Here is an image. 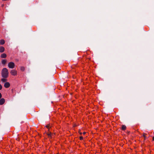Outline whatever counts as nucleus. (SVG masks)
Wrapping results in <instances>:
<instances>
[{"label":"nucleus","instance_id":"1","mask_svg":"<svg viewBox=\"0 0 154 154\" xmlns=\"http://www.w3.org/2000/svg\"><path fill=\"white\" fill-rule=\"evenodd\" d=\"M8 69L5 68L2 69V76L4 78H7L8 76Z\"/></svg>","mask_w":154,"mask_h":154},{"label":"nucleus","instance_id":"2","mask_svg":"<svg viewBox=\"0 0 154 154\" xmlns=\"http://www.w3.org/2000/svg\"><path fill=\"white\" fill-rule=\"evenodd\" d=\"M8 66L9 68L13 69L15 65L14 62H11L8 63Z\"/></svg>","mask_w":154,"mask_h":154},{"label":"nucleus","instance_id":"3","mask_svg":"<svg viewBox=\"0 0 154 154\" xmlns=\"http://www.w3.org/2000/svg\"><path fill=\"white\" fill-rule=\"evenodd\" d=\"M11 73L13 75H16L17 74V72L15 70L13 69L11 71Z\"/></svg>","mask_w":154,"mask_h":154},{"label":"nucleus","instance_id":"4","mask_svg":"<svg viewBox=\"0 0 154 154\" xmlns=\"http://www.w3.org/2000/svg\"><path fill=\"white\" fill-rule=\"evenodd\" d=\"M4 86L5 88H8L10 86V84L8 82H6L5 83Z\"/></svg>","mask_w":154,"mask_h":154},{"label":"nucleus","instance_id":"5","mask_svg":"<svg viewBox=\"0 0 154 154\" xmlns=\"http://www.w3.org/2000/svg\"><path fill=\"white\" fill-rule=\"evenodd\" d=\"M5 102V99L2 98L0 99V105H3Z\"/></svg>","mask_w":154,"mask_h":154},{"label":"nucleus","instance_id":"6","mask_svg":"<svg viewBox=\"0 0 154 154\" xmlns=\"http://www.w3.org/2000/svg\"><path fill=\"white\" fill-rule=\"evenodd\" d=\"M7 60L6 59H2L1 60V63L3 65H5L7 62Z\"/></svg>","mask_w":154,"mask_h":154},{"label":"nucleus","instance_id":"7","mask_svg":"<svg viewBox=\"0 0 154 154\" xmlns=\"http://www.w3.org/2000/svg\"><path fill=\"white\" fill-rule=\"evenodd\" d=\"M0 57L2 58H5L7 57V55L5 53H3L1 55Z\"/></svg>","mask_w":154,"mask_h":154},{"label":"nucleus","instance_id":"8","mask_svg":"<svg viewBox=\"0 0 154 154\" xmlns=\"http://www.w3.org/2000/svg\"><path fill=\"white\" fill-rule=\"evenodd\" d=\"M5 51V48L4 47L2 46L0 47V52L2 53Z\"/></svg>","mask_w":154,"mask_h":154},{"label":"nucleus","instance_id":"9","mask_svg":"<svg viewBox=\"0 0 154 154\" xmlns=\"http://www.w3.org/2000/svg\"><path fill=\"white\" fill-rule=\"evenodd\" d=\"M5 41L3 39H2L0 41V44L1 43V45H2L5 44Z\"/></svg>","mask_w":154,"mask_h":154},{"label":"nucleus","instance_id":"10","mask_svg":"<svg viewBox=\"0 0 154 154\" xmlns=\"http://www.w3.org/2000/svg\"><path fill=\"white\" fill-rule=\"evenodd\" d=\"M122 129L123 130H125V129L126 128V126L125 125H122Z\"/></svg>","mask_w":154,"mask_h":154},{"label":"nucleus","instance_id":"11","mask_svg":"<svg viewBox=\"0 0 154 154\" xmlns=\"http://www.w3.org/2000/svg\"><path fill=\"white\" fill-rule=\"evenodd\" d=\"M7 81V79H4V78L2 79H1V81H2V82H6Z\"/></svg>","mask_w":154,"mask_h":154},{"label":"nucleus","instance_id":"12","mask_svg":"<svg viewBox=\"0 0 154 154\" xmlns=\"http://www.w3.org/2000/svg\"><path fill=\"white\" fill-rule=\"evenodd\" d=\"M20 70L22 71H24L25 70V68L23 66H21L20 67Z\"/></svg>","mask_w":154,"mask_h":154},{"label":"nucleus","instance_id":"13","mask_svg":"<svg viewBox=\"0 0 154 154\" xmlns=\"http://www.w3.org/2000/svg\"><path fill=\"white\" fill-rule=\"evenodd\" d=\"M79 133H80V134H81L82 133L84 134H86V132L85 131H83L82 132H81V131H79Z\"/></svg>","mask_w":154,"mask_h":154},{"label":"nucleus","instance_id":"14","mask_svg":"<svg viewBox=\"0 0 154 154\" xmlns=\"http://www.w3.org/2000/svg\"><path fill=\"white\" fill-rule=\"evenodd\" d=\"M79 139H80V140H83V137L82 136H81L79 137Z\"/></svg>","mask_w":154,"mask_h":154},{"label":"nucleus","instance_id":"15","mask_svg":"<svg viewBox=\"0 0 154 154\" xmlns=\"http://www.w3.org/2000/svg\"><path fill=\"white\" fill-rule=\"evenodd\" d=\"M46 127L48 128H49V127H50V125H47L46 126Z\"/></svg>","mask_w":154,"mask_h":154},{"label":"nucleus","instance_id":"16","mask_svg":"<svg viewBox=\"0 0 154 154\" xmlns=\"http://www.w3.org/2000/svg\"><path fill=\"white\" fill-rule=\"evenodd\" d=\"M2 88V85L0 84V90H1Z\"/></svg>","mask_w":154,"mask_h":154},{"label":"nucleus","instance_id":"17","mask_svg":"<svg viewBox=\"0 0 154 154\" xmlns=\"http://www.w3.org/2000/svg\"><path fill=\"white\" fill-rule=\"evenodd\" d=\"M128 134H132V133H131L130 131H129L128 132Z\"/></svg>","mask_w":154,"mask_h":154},{"label":"nucleus","instance_id":"18","mask_svg":"<svg viewBox=\"0 0 154 154\" xmlns=\"http://www.w3.org/2000/svg\"><path fill=\"white\" fill-rule=\"evenodd\" d=\"M48 137L49 138H51V135H48Z\"/></svg>","mask_w":154,"mask_h":154},{"label":"nucleus","instance_id":"19","mask_svg":"<svg viewBox=\"0 0 154 154\" xmlns=\"http://www.w3.org/2000/svg\"><path fill=\"white\" fill-rule=\"evenodd\" d=\"M2 97V95L0 93V99Z\"/></svg>","mask_w":154,"mask_h":154},{"label":"nucleus","instance_id":"20","mask_svg":"<svg viewBox=\"0 0 154 154\" xmlns=\"http://www.w3.org/2000/svg\"><path fill=\"white\" fill-rule=\"evenodd\" d=\"M51 132H50L49 133H48V134H47V135H51Z\"/></svg>","mask_w":154,"mask_h":154},{"label":"nucleus","instance_id":"21","mask_svg":"<svg viewBox=\"0 0 154 154\" xmlns=\"http://www.w3.org/2000/svg\"><path fill=\"white\" fill-rule=\"evenodd\" d=\"M143 135H147V134H145V133H143Z\"/></svg>","mask_w":154,"mask_h":154},{"label":"nucleus","instance_id":"22","mask_svg":"<svg viewBox=\"0 0 154 154\" xmlns=\"http://www.w3.org/2000/svg\"><path fill=\"white\" fill-rule=\"evenodd\" d=\"M152 140L154 141V136L152 138Z\"/></svg>","mask_w":154,"mask_h":154},{"label":"nucleus","instance_id":"23","mask_svg":"<svg viewBox=\"0 0 154 154\" xmlns=\"http://www.w3.org/2000/svg\"><path fill=\"white\" fill-rule=\"evenodd\" d=\"M143 137L144 138H145V137H145V135H143Z\"/></svg>","mask_w":154,"mask_h":154},{"label":"nucleus","instance_id":"24","mask_svg":"<svg viewBox=\"0 0 154 154\" xmlns=\"http://www.w3.org/2000/svg\"><path fill=\"white\" fill-rule=\"evenodd\" d=\"M2 0L3 1H8V0Z\"/></svg>","mask_w":154,"mask_h":154},{"label":"nucleus","instance_id":"25","mask_svg":"<svg viewBox=\"0 0 154 154\" xmlns=\"http://www.w3.org/2000/svg\"><path fill=\"white\" fill-rule=\"evenodd\" d=\"M3 6H4V5H2V7H3Z\"/></svg>","mask_w":154,"mask_h":154},{"label":"nucleus","instance_id":"26","mask_svg":"<svg viewBox=\"0 0 154 154\" xmlns=\"http://www.w3.org/2000/svg\"><path fill=\"white\" fill-rule=\"evenodd\" d=\"M18 141H19V139H18Z\"/></svg>","mask_w":154,"mask_h":154}]
</instances>
